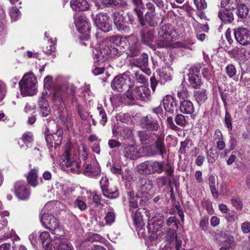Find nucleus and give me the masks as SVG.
<instances>
[{
    "mask_svg": "<svg viewBox=\"0 0 250 250\" xmlns=\"http://www.w3.org/2000/svg\"><path fill=\"white\" fill-rule=\"evenodd\" d=\"M110 37L106 38L100 45L99 49H95L93 50L95 63L99 64L104 62L108 58H113L119 55L118 49L115 47L119 45H116L109 41L108 39Z\"/></svg>",
    "mask_w": 250,
    "mask_h": 250,
    "instance_id": "f257e3e1",
    "label": "nucleus"
},
{
    "mask_svg": "<svg viewBox=\"0 0 250 250\" xmlns=\"http://www.w3.org/2000/svg\"><path fill=\"white\" fill-rule=\"evenodd\" d=\"M108 40L116 45L125 48L124 44L127 48L126 54L128 56L134 57L137 56L140 52V47L138 43L137 38L134 36H129L127 37L122 38L120 36H111Z\"/></svg>",
    "mask_w": 250,
    "mask_h": 250,
    "instance_id": "f03ea898",
    "label": "nucleus"
},
{
    "mask_svg": "<svg viewBox=\"0 0 250 250\" xmlns=\"http://www.w3.org/2000/svg\"><path fill=\"white\" fill-rule=\"evenodd\" d=\"M62 161L61 162L62 169L73 173H79L81 170L80 159L74 152V149L68 147L62 155Z\"/></svg>",
    "mask_w": 250,
    "mask_h": 250,
    "instance_id": "7ed1b4c3",
    "label": "nucleus"
},
{
    "mask_svg": "<svg viewBox=\"0 0 250 250\" xmlns=\"http://www.w3.org/2000/svg\"><path fill=\"white\" fill-rule=\"evenodd\" d=\"M76 91V87L73 85L64 84L57 85L54 90L53 101L56 105H61L62 104L67 102L71 97H73Z\"/></svg>",
    "mask_w": 250,
    "mask_h": 250,
    "instance_id": "20e7f679",
    "label": "nucleus"
},
{
    "mask_svg": "<svg viewBox=\"0 0 250 250\" xmlns=\"http://www.w3.org/2000/svg\"><path fill=\"white\" fill-rule=\"evenodd\" d=\"M165 170L164 163L157 161H146L137 166L138 172L145 175L160 174Z\"/></svg>",
    "mask_w": 250,
    "mask_h": 250,
    "instance_id": "39448f33",
    "label": "nucleus"
},
{
    "mask_svg": "<svg viewBox=\"0 0 250 250\" xmlns=\"http://www.w3.org/2000/svg\"><path fill=\"white\" fill-rule=\"evenodd\" d=\"M37 80L32 72L26 73L19 82L21 93L24 96L33 95L36 91Z\"/></svg>",
    "mask_w": 250,
    "mask_h": 250,
    "instance_id": "423d86ee",
    "label": "nucleus"
},
{
    "mask_svg": "<svg viewBox=\"0 0 250 250\" xmlns=\"http://www.w3.org/2000/svg\"><path fill=\"white\" fill-rule=\"evenodd\" d=\"M125 95L129 100H139L146 101L150 97V91L146 86H136L133 90L128 89L125 92Z\"/></svg>",
    "mask_w": 250,
    "mask_h": 250,
    "instance_id": "0eeeda50",
    "label": "nucleus"
},
{
    "mask_svg": "<svg viewBox=\"0 0 250 250\" xmlns=\"http://www.w3.org/2000/svg\"><path fill=\"white\" fill-rule=\"evenodd\" d=\"M134 83L130 81L128 72L116 77L111 83L112 87L119 92L127 89H131Z\"/></svg>",
    "mask_w": 250,
    "mask_h": 250,
    "instance_id": "6e6552de",
    "label": "nucleus"
},
{
    "mask_svg": "<svg viewBox=\"0 0 250 250\" xmlns=\"http://www.w3.org/2000/svg\"><path fill=\"white\" fill-rule=\"evenodd\" d=\"M47 130L45 132V140L48 147L56 148L61 143L62 139V129L60 126L56 125V131L49 133Z\"/></svg>",
    "mask_w": 250,
    "mask_h": 250,
    "instance_id": "1a4fd4ad",
    "label": "nucleus"
},
{
    "mask_svg": "<svg viewBox=\"0 0 250 250\" xmlns=\"http://www.w3.org/2000/svg\"><path fill=\"white\" fill-rule=\"evenodd\" d=\"M93 16L96 26L104 32H108L112 29V21L107 14L100 13Z\"/></svg>",
    "mask_w": 250,
    "mask_h": 250,
    "instance_id": "9d476101",
    "label": "nucleus"
},
{
    "mask_svg": "<svg viewBox=\"0 0 250 250\" xmlns=\"http://www.w3.org/2000/svg\"><path fill=\"white\" fill-rule=\"evenodd\" d=\"M48 204H46L42 210V215L41 218V221L42 226L50 231H54L59 227V223L57 219L52 215L44 212V210L47 208Z\"/></svg>",
    "mask_w": 250,
    "mask_h": 250,
    "instance_id": "9b49d317",
    "label": "nucleus"
},
{
    "mask_svg": "<svg viewBox=\"0 0 250 250\" xmlns=\"http://www.w3.org/2000/svg\"><path fill=\"white\" fill-rule=\"evenodd\" d=\"M157 139L151 145L146 147L149 148L152 155H160L163 157L166 154V147L164 143V137L161 135H156Z\"/></svg>",
    "mask_w": 250,
    "mask_h": 250,
    "instance_id": "f8f14e48",
    "label": "nucleus"
},
{
    "mask_svg": "<svg viewBox=\"0 0 250 250\" xmlns=\"http://www.w3.org/2000/svg\"><path fill=\"white\" fill-rule=\"evenodd\" d=\"M234 35L236 41L240 44L246 46L250 44V31L244 27L234 29Z\"/></svg>",
    "mask_w": 250,
    "mask_h": 250,
    "instance_id": "ddd939ff",
    "label": "nucleus"
},
{
    "mask_svg": "<svg viewBox=\"0 0 250 250\" xmlns=\"http://www.w3.org/2000/svg\"><path fill=\"white\" fill-rule=\"evenodd\" d=\"M159 37L162 39L173 41L175 38L174 27L170 24L160 26L158 29Z\"/></svg>",
    "mask_w": 250,
    "mask_h": 250,
    "instance_id": "4468645a",
    "label": "nucleus"
},
{
    "mask_svg": "<svg viewBox=\"0 0 250 250\" xmlns=\"http://www.w3.org/2000/svg\"><path fill=\"white\" fill-rule=\"evenodd\" d=\"M187 74L188 84L192 88H198L201 84V78L199 76L200 71L197 68H191L189 69Z\"/></svg>",
    "mask_w": 250,
    "mask_h": 250,
    "instance_id": "2eb2a0df",
    "label": "nucleus"
},
{
    "mask_svg": "<svg viewBox=\"0 0 250 250\" xmlns=\"http://www.w3.org/2000/svg\"><path fill=\"white\" fill-rule=\"evenodd\" d=\"M74 23L78 31L82 34H84L88 38L89 37L88 33L90 31V23L86 17L79 16L75 18Z\"/></svg>",
    "mask_w": 250,
    "mask_h": 250,
    "instance_id": "dca6fc26",
    "label": "nucleus"
},
{
    "mask_svg": "<svg viewBox=\"0 0 250 250\" xmlns=\"http://www.w3.org/2000/svg\"><path fill=\"white\" fill-rule=\"evenodd\" d=\"M113 19L114 24L118 31L129 33L130 28L122 14L119 12H115L113 14Z\"/></svg>",
    "mask_w": 250,
    "mask_h": 250,
    "instance_id": "f3484780",
    "label": "nucleus"
},
{
    "mask_svg": "<svg viewBox=\"0 0 250 250\" xmlns=\"http://www.w3.org/2000/svg\"><path fill=\"white\" fill-rule=\"evenodd\" d=\"M162 103L165 110L171 114L174 113L177 110V102L174 97L171 95H166L163 100Z\"/></svg>",
    "mask_w": 250,
    "mask_h": 250,
    "instance_id": "a211bd4d",
    "label": "nucleus"
},
{
    "mask_svg": "<svg viewBox=\"0 0 250 250\" xmlns=\"http://www.w3.org/2000/svg\"><path fill=\"white\" fill-rule=\"evenodd\" d=\"M47 95V93L46 91L42 92L41 96L38 100V106L40 113L42 117H46L50 112V107L46 100Z\"/></svg>",
    "mask_w": 250,
    "mask_h": 250,
    "instance_id": "6ab92c4d",
    "label": "nucleus"
},
{
    "mask_svg": "<svg viewBox=\"0 0 250 250\" xmlns=\"http://www.w3.org/2000/svg\"><path fill=\"white\" fill-rule=\"evenodd\" d=\"M123 147V154L126 158L131 160L139 157L140 153L136 145H125Z\"/></svg>",
    "mask_w": 250,
    "mask_h": 250,
    "instance_id": "aec40b11",
    "label": "nucleus"
},
{
    "mask_svg": "<svg viewBox=\"0 0 250 250\" xmlns=\"http://www.w3.org/2000/svg\"><path fill=\"white\" fill-rule=\"evenodd\" d=\"M142 121L144 128L148 131H157L160 127L157 120L150 115L144 117Z\"/></svg>",
    "mask_w": 250,
    "mask_h": 250,
    "instance_id": "412c9836",
    "label": "nucleus"
},
{
    "mask_svg": "<svg viewBox=\"0 0 250 250\" xmlns=\"http://www.w3.org/2000/svg\"><path fill=\"white\" fill-rule=\"evenodd\" d=\"M15 190L17 197L22 200L27 199L30 195L28 187L22 184L21 182H19L15 184Z\"/></svg>",
    "mask_w": 250,
    "mask_h": 250,
    "instance_id": "4be33fe9",
    "label": "nucleus"
},
{
    "mask_svg": "<svg viewBox=\"0 0 250 250\" xmlns=\"http://www.w3.org/2000/svg\"><path fill=\"white\" fill-rule=\"evenodd\" d=\"M134 6L133 12L138 17V21L141 25H144V21H142L143 11L142 9L145 8V5L142 0H130Z\"/></svg>",
    "mask_w": 250,
    "mask_h": 250,
    "instance_id": "5701e85b",
    "label": "nucleus"
},
{
    "mask_svg": "<svg viewBox=\"0 0 250 250\" xmlns=\"http://www.w3.org/2000/svg\"><path fill=\"white\" fill-rule=\"evenodd\" d=\"M154 38V30H149L146 32H141V39L142 42L155 50V46L152 44Z\"/></svg>",
    "mask_w": 250,
    "mask_h": 250,
    "instance_id": "b1692460",
    "label": "nucleus"
},
{
    "mask_svg": "<svg viewBox=\"0 0 250 250\" xmlns=\"http://www.w3.org/2000/svg\"><path fill=\"white\" fill-rule=\"evenodd\" d=\"M140 184L139 191L142 193H148L152 189L153 182L152 180L146 178L139 179Z\"/></svg>",
    "mask_w": 250,
    "mask_h": 250,
    "instance_id": "393cba45",
    "label": "nucleus"
},
{
    "mask_svg": "<svg viewBox=\"0 0 250 250\" xmlns=\"http://www.w3.org/2000/svg\"><path fill=\"white\" fill-rule=\"evenodd\" d=\"M33 141V136L31 132H27L24 133L21 137V142L19 144L21 149L26 150L31 146V143Z\"/></svg>",
    "mask_w": 250,
    "mask_h": 250,
    "instance_id": "a878e982",
    "label": "nucleus"
},
{
    "mask_svg": "<svg viewBox=\"0 0 250 250\" xmlns=\"http://www.w3.org/2000/svg\"><path fill=\"white\" fill-rule=\"evenodd\" d=\"M40 242L42 244V247L45 250H51L52 248V243L49 233L47 231H43L40 235Z\"/></svg>",
    "mask_w": 250,
    "mask_h": 250,
    "instance_id": "bb28decb",
    "label": "nucleus"
},
{
    "mask_svg": "<svg viewBox=\"0 0 250 250\" xmlns=\"http://www.w3.org/2000/svg\"><path fill=\"white\" fill-rule=\"evenodd\" d=\"M180 110L184 114L191 115L194 111V106L191 101L185 100L180 102Z\"/></svg>",
    "mask_w": 250,
    "mask_h": 250,
    "instance_id": "cd10ccee",
    "label": "nucleus"
},
{
    "mask_svg": "<svg viewBox=\"0 0 250 250\" xmlns=\"http://www.w3.org/2000/svg\"><path fill=\"white\" fill-rule=\"evenodd\" d=\"M141 144H148L154 139V137L156 136L154 133L147 132L146 130H141L137 132Z\"/></svg>",
    "mask_w": 250,
    "mask_h": 250,
    "instance_id": "c85d7f7f",
    "label": "nucleus"
},
{
    "mask_svg": "<svg viewBox=\"0 0 250 250\" xmlns=\"http://www.w3.org/2000/svg\"><path fill=\"white\" fill-rule=\"evenodd\" d=\"M229 9L220 10L218 13V18L224 23H230L233 20V15L232 12Z\"/></svg>",
    "mask_w": 250,
    "mask_h": 250,
    "instance_id": "c756f323",
    "label": "nucleus"
},
{
    "mask_svg": "<svg viewBox=\"0 0 250 250\" xmlns=\"http://www.w3.org/2000/svg\"><path fill=\"white\" fill-rule=\"evenodd\" d=\"M70 4L75 11H84L89 8V4L86 0H71Z\"/></svg>",
    "mask_w": 250,
    "mask_h": 250,
    "instance_id": "7c9ffc66",
    "label": "nucleus"
},
{
    "mask_svg": "<svg viewBox=\"0 0 250 250\" xmlns=\"http://www.w3.org/2000/svg\"><path fill=\"white\" fill-rule=\"evenodd\" d=\"M83 173L86 176L90 177H96L101 174V170L99 167H94L92 165H87L83 171Z\"/></svg>",
    "mask_w": 250,
    "mask_h": 250,
    "instance_id": "2f4dec72",
    "label": "nucleus"
},
{
    "mask_svg": "<svg viewBox=\"0 0 250 250\" xmlns=\"http://www.w3.org/2000/svg\"><path fill=\"white\" fill-rule=\"evenodd\" d=\"M134 223L136 227V229L138 231V235H140V231L142 230V228L144 227V223L142 219L141 213L139 209L137 210L133 216Z\"/></svg>",
    "mask_w": 250,
    "mask_h": 250,
    "instance_id": "473e14b6",
    "label": "nucleus"
},
{
    "mask_svg": "<svg viewBox=\"0 0 250 250\" xmlns=\"http://www.w3.org/2000/svg\"><path fill=\"white\" fill-rule=\"evenodd\" d=\"M156 14H146L145 19L142 16V20L144 21L145 24L141 25L142 26H145L146 24L148 25L150 27H154L157 25V21L155 18Z\"/></svg>",
    "mask_w": 250,
    "mask_h": 250,
    "instance_id": "72a5a7b5",
    "label": "nucleus"
},
{
    "mask_svg": "<svg viewBox=\"0 0 250 250\" xmlns=\"http://www.w3.org/2000/svg\"><path fill=\"white\" fill-rule=\"evenodd\" d=\"M240 3V0H222L221 6L224 9L233 10L236 8Z\"/></svg>",
    "mask_w": 250,
    "mask_h": 250,
    "instance_id": "f704fd0d",
    "label": "nucleus"
},
{
    "mask_svg": "<svg viewBox=\"0 0 250 250\" xmlns=\"http://www.w3.org/2000/svg\"><path fill=\"white\" fill-rule=\"evenodd\" d=\"M55 43L53 42L52 39H49L47 41V45L42 48L43 51L46 55H52V58H54L56 55L55 52L56 51Z\"/></svg>",
    "mask_w": 250,
    "mask_h": 250,
    "instance_id": "c9c22d12",
    "label": "nucleus"
},
{
    "mask_svg": "<svg viewBox=\"0 0 250 250\" xmlns=\"http://www.w3.org/2000/svg\"><path fill=\"white\" fill-rule=\"evenodd\" d=\"M151 223H148L147 227L148 232L152 234L156 233L161 228V219H160L158 222H156V219L154 218L151 221Z\"/></svg>",
    "mask_w": 250,
    "mask_h": 250,
    "instance_id": "e433bc0d",
    "label": "nucleus"
},
{
    "mask_svg": "<svg viewBox=\"0 0 250 250\" xmlns=\"http://www.w3.org/2000/svg\"><path fill=\"white\" fill-rule=\"evenodd\" d=\"M102 192L104 197L110 199H114L119 196V192L116 187H107Z\"/></svg>",
    "mask_w": 250,
    "mask_h": 250,
    "instance_id": "4c0bfd02",
    "label": "nucleus"
},
{
    "mask_svg": "<svg viewBox=\"0 0 250 250\" xmlns=\"http://www.w3.org/2000/svg\"><path fill=\"white\" fill-rule=\"evenodd\" d=\"M37 173L38 169L36 168L31 169L27 177L28 183L34 187L38 185Z\"/></svg>",
    "mask_w": 250,
    "mask_h": 250,
    "instance_id": "58836bf2",
    "label": "nucleus"
},
{
    "mask_svg": "<svg viewBox=\"0 0 250 250\" xmlns=\"http://www.w3.org/2000/svg\"><path fill=\"white\" fill-rule=\"evenodd\" d=\"M127 195L129 199V207L130 210L132 209L137 208H138V197L137 195H135L133 191H130L128 192Z\"/></svg>",
    "mask_w": 250,
    "mask_h": 250,
    "instance_id": "ea45409f",
    "label": "nucleus"
},
{
    "mask_svg": "<svg viewBox=\"0 0 250 250\" xmlns=\"http://www.w3.org/2000/svg\"><path fill=\"white\" fill-rule=\"evenodd\" d=\"M195 98L198 104H202L207 99V93L205 89H202L194 91Z\"/></svg>",
    "mask_w": 250,
    "mask_h": 250,
    "instance_id": "a19ab883",
    "label": "nucleus"
},
{
    "mask_svg": "<svg viewBox=\"0 0 250 250\" xmlns=\"http://www.w3.org/2000/svg\"><path fill=\"white\" fill-rule=\"evenodd\" d=\"M132 137V130L127 127L121 129L118 132V138L122 140H129Z\"/></svg>",
    "mask_w": 250,
    "mask_h": 250,
    "instance_id": "79ce46f5",
    "label": "nucleus"
},
{
    "mask_svg": "<svg viewBox=\"0 0 250 250\" xmlns=\"http://www.w3.org/2000/svg\"><path fill=\"white\" fill-rule=\"evenodd\" d=\"M206 156L209 163H214L218 158V154L216 149L213 147L206 151Z\"/></svg>",
    "mask_w": 250,
    "mask_h": 250,
    "instance_id": "37998d69",
    "label": "nucleus"
},
{
    "mask_svg": "<svg viewBox=\"0 0 250 250\" xmlns=\"http://www.w3.org/2000/svg\"><path fill=\"white\" fill-rule=\"evenodd\" d=\"M208 183L209 185V188L212 196L214 198H217L219 196V193L216 188L215 178L214 176H209L208 178Z\"/></svg>",
    "mask_w": 250,
    "mask_h": 250,
    "instance_id": "c03bdc74",
    "label": "nucleus"
},
{
    "mask_svg": "<svg viewBox=\"0 0 250 250\" xmlns=\"http://www.w3.org/2000/svg\"><path fill=\"white\" fill-rule=\"evenodd\" d=\"M236 8L237 14L239 17L244 18L247 16L249 10L246 5L240 3Z\"/></svg>",
    "mask_w": 250,
    "mask_h": 250,
    "instance_id": "a18cd8bd",
    "label": "nucleus"
},
{
    "mask_svg": "<svg viewBox=\"0 0 250 250\" xmlns=\"http://www.w3.org/2000/svg\"><path fill=\"white\" fill-rule=\"evenodd\" d=\"M56 246H54L56 250H74L72 245L70 242L63 241L61 242Z\"/></svg>",
    "mask_w": 250,
    "mask_h": 250,
    "instance_id": "49530a36",
    "label": "nucleus"
},
{
    "mask_svg": "<svg viewBox=\"0 0 250 250\" xmlns=\"http://www.w3.org/2000/svg\"><path fill=\"white\" fill-rule=\"evenodd\" d=\"M97 109L99 112V117L100 118V123L101 125H104L107 121L106 114L104 108L102 107L98 106Z\"/></svg>",
    "mask_w": 250,
    "mask_h": 250,
    "instance_id": "de8ad7c7",
    "label": "nucleus"
},
{
    "mask_svg": "<svg viewBox=\"0 0 250 250\" xmlns=\"http://www.w3.org/2000/svg\"><path fill=\"white\" fill-rule=\"evenodd\" d=\"M134 78L137 82L142 83H145L147 81L145 75L141 70L135 72Z\"/></svg>",
    "mask_w": 250,
    "mask_h": 250,
    "instance_id": "09e8293b",
    "label": "nucleus"
},
{
    "mask_svg": "<svg viewBox=\"0 0 250 250\" xmlns=\"http://www.w3.org/2000/svg\"><path fill=\"white\" fill-rule=\"evenodd\" d=\"M196 8L199 10H204L207 7L206 0H192Z\"/></svg>",
    "mask_w": 250,
    "mask_h": 250,
    "instance_id": "8fccbe9b",
    "label": "nucleus"
},
{
    "mask_svg": "<svg viewBox=\"0 0 250 250\" xmlns=\"http://www.w3.org/2000/svg\"><path fill=\"white\" fill-rule=\"evenodd\" d=\"M9 14L13 21H17L21 15L20 10L15 7H12L9 9Z\"/></svg>",
    "mask_w": 250,
    "mask_h": 250,
    "instance_id": "3c124183",
    "label": "nucleus"
},
{
    "mask_svg": "<svg viewBox=\"0 0 250 250\" xmlns=\"http://www.w3.org/2000/svg\"><path fill=\"white\" fill-rule=\"evenodd\" d=\"M78 112L81 118L83 120H86L89 116V113L85 110L82 105L78 104L77 106Z\"/></svg>",
    "mask_w": 250,
    "mask_h": 250,
    "instance_id": "603ef678",
    "label": "nucleus"
},
{
    "mask_svg": "<svg viewBox=\"0 0 250 250\" xmlns=\"http://www.w3.org/2000/svg\"><path fill=\"white\" fill-rule=\"evenodd\" d=\"M175 122L177 125L181 126H185L187 121L185 116L182 114H178L175 118Z\"/></svg>",
    "mask_w": 250,
    "mask_h": 250,
    "instance_id": "864d4df0",
    "label": "nucleus"
},
{
    "mask_svg": "<svg viewBox=\"0 0 250 250\" xmlns=\"http://www.w3.org/2000/svg\"><path fill=\"white\" fill-rule=\"evenodd\" d=\"M177 96L179 99L185 100L189 97V92L186 88L183 87L178 91Z\"/></svg>",
    "mask_w": 250,
    "mask_h": 250,
    "instance_id": "5fc2aeb1",
    "label": "nucleus"
},
{
    "mask_svg": "<svg viewBox=\"0 0 250 250\" xmlns=\"http://www.w3.org/2000/svg\"><path fill=\"white\" fill-rule=\"evenodd\" d=\"M227 74L229 78H232L236 74V69L232 64L228 65L225 69Z\"/></svg>",
    "mask_w": 250,
    "mask_h": 250,
    "instance_id": "6e6d98bb",
    "label": "nucleus"
},
{
    "mask_svg": "<svg viewBox=\"0 0 250 250\" xmlns=\"http://www.w3.org/2000/svg\"><path fill=\"white\" fill-rule=\"evenodd\" d=\"M104 219L107 225H111L115 221V213L112 211L108 212L104 217Z\"/></svg>",
    "mask_w": 250,
    "mask_h": 250,
    "instance_id": "4d7b16f0",
    "label": "nucleus"
},
{
    "mask_svg": "<svg viewBox=\"0 0 250 250\" xmlns=\"http://www.w3.org/2000/svg\"><path fill=\"white\" fill-rule=\"evenodd\" d=\"M79 156L83 160L87 159L88 156L87 150L83 145H81V146H79Z\"/></svg>",
    "mask_w": 250,
    "mask_h": 250,
    "instance_id": "13d9d810",
    "label": "nucleus"
},
{
    "mask_svg": "<svg viewBox=\"0 0 250 250\" xmlns=\"http://www.w3.org/2000/svg\"><path fill=\"white\" fill-rule=\"evenodd\" d=\"M102 3L107 7L117 8L118 2L116 0H103Z\"/></svg>",
    "mask_w": 250,
    "mask_h": 250,
    "instance_id": "bf43d9fd",
    "label": "nucleus"
},
{
    "mask_svg": "<svg viewBox=\"0 0 250 250\" xmlns=\"http://www.w3.org/2000/svg\"><path fill=\"white\" fill-rule=\"evenodd\" d=\"M225 124L228 129H232V119L230 114L228 111L225 113Z\"/></svg>",
    "mask_w": 250,
    "mask_h": 250,
    "instance_id": "052dcab7",
    "label": "nucleus"
},
{
    "mask_svg": "<svg viewBox=\"0 0 250 250\" xmlns=\"http://www.w3.org/2000/svg\"><path fill=\"white\" fill-rule=\"evenodd\" d=\"M138 62L141 66H146L148 64V56L146 53H143L138 59Z\"/></svg>",
    "mask_w": 250,
    "mask_h": 250,
    "instance_id": "680f3d73",
    "label": "nucleus"
},
{
    "mask_svg": "<svg viewBox=\"0 0 250 250\" xmlns=\"http://www.w3.org/2000/svg\"><path fill=\"white\" fill-rule=\"evenodd\" d=\"M170 42L171 41L163 39L157 41L156 42V44L157 47L159 48H167L169 46V42Z\"/></svg>",
    "mask_w": 250,
    "mask_h": 250,
    "instance_id": "e2e57ef3",
    "label": "nucleus"
},
{
    "mask_svg": "<svg viewBox=\"0 0 250 250\" xmlns=\"http://www.w3.org/2000/svg\"><path fill=\"white\" fill-rule=\"evenodd\" d=\"M194 44L193 42H188V43L186 42H177L176 43V45L177 46L184 48V49H189L190 50H192L193 48L192 47V44Z\"/></svg>",
    "mask_w": 250,
    "mask_h": 250,
    "instance_id": "0e129e2a",
    "label": "nucleus"
},
{
    "mask_svg": "<svg viewBox=\"0 0 250 250\" xmlns=\"http://www.w3.org/2000/svg\"><path fill=\"white\" fill-rule=\"evenodd\" d=\"M199 226L202 230H207L208 226V218L207 217L203 218L200 222Z\"/></svg>",
    "mask_w": 250,
    "mask_h": 250,
    "instance_id": "69168bd1",
    "label": "nucleus"
},
{
    "mask_svg": "<svg viewBox=\"0 0 250 250\" xmlns=\"http://www.w3.org/2000/svg\"><path fill=\"white\" fill-rule=\"evenodd\" d=\"M160 77L161 79V82L160 83V84H162L163 82L165 83L167 81L171 80V76L169 74H167V72H163L160 74Z\"/></svg>",
    "mask_w": 250,
    "mask_h": 250,
    "instance_id": "338daca9",
    "label": "nucleus"
},
{
    "mask_svg": "<svg viewBox=\"0 0 250 250\" xmlns=\"http://www.w3.org/2000/svg\"><path fill=\"white\" fill-rule=\"evenodd\" d=\"M100 184L102 191L105 190V188L109 187V182L106 177H103L100 181Z\"/></svg>",
    "mask_w": 250,
    "mask_h": 250,
    "instance_id": "774afa93",
    "label": "nucleus"
}]
</instances>
